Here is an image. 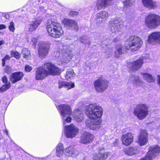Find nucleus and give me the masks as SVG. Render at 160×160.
<instances>
[{"instance_id":"1","label":"nucleus","mask_w":160,"mask_h":160,"mask_svg":"<svg viewBox=\"0 0 160 160\" xmlns=\"http://www.w3.org/2000/svg\"><path fill=\"white\" fill-rule=\"evenodd\" d=\"M102 113V109L99 105L96 104L90 105L86 110V114L90 119L86 121V126L92 130L98 129L101 127L102 120L100 117Z\"/></svg>"},{"instance_id":"2","label":"nucleus","mask_w":160,"mask_h":160,"mask_svg":"<svg viewBox=\"0 0 160 160\" xmlns=\"http://www.w3.org/2000/svg\"><path fill=\"white\" fill-rule=\"evenodd\" d=\"M59 109L64 125L71 122L72 118L70 116L72 115L77 122H81L84 119L83 113L79 109H77L75 110L72 114L71 107L68 105H61L59 106Z\"/></svg>"},{"instance_id":"3","label":"nucleus","mask_w":160,"mask_h":160,"mask_svg":"<svg viewBox=\"0 0 160 160\" xmlns=\"http://www.w3.org/2000/svg\"><path fill=\"white\" fill-rule=\"evenodd\" d=\"M61 69L50 62H46L38 67L36 71V79L42 80L48 76L58 75L61 72Z\"/></svg>"},{"instance_id":"4","label":"nucleus","mask_w":160,"mask_h":160,"mask_svg":"<svg viewBox=\"0 0 160 160\" xmlns=\"http://www.w3.org/2000/svg\"><path fill=\"white\" fill-rule=\"evenodd\" d=\"M47 29L49 35L51 37L58 38L61 37L63 32L62 27L58 22L53 19L48 21Z\"/></svg>"},{"instance_id":"5","label":"nucleus","mask_w":160,"mask_h":160,"mask_svg":"<svg viewBox=\"0 0 160 160\" xmlns=\"http://www.w3.org/2000/svg\"><path fill=\"white\" fill-rule=\"evenodd\" d=\"M54 55L58 58V64L64 66L69 62L73 57L71 51L66 48H64L58 52H54Z\"/></svg>"},{"instance_id":"6","label":"nucleus","mask_w":160,"mask_h":160,"mask_svg":"<svg viewBox=\"0 0 160 160\" xmlns=\"http://www.w3.org/2000/svg\"><path fill=\"white\" fill-rule=\"evenodd\" d=\"M142 43L141 38L137 36L132 35L128 39L125 44V47L127 49L135 51L140 48Z\"/></svg>"},{"instance_id":"7","label":"nucleus","mask_w":160,"mask_h":160,"mask_svg":"<svg viewBox=\"0 0 160 160\" xmlns=\"http://www.w3.org/2000/svg\"><path fill=\"white\" fill-rule=\"evenodd\" d=\"M145 23L148 28L152 29L160 26V16L154 14L149 13L145 18Z\"/></svg>"},{"instance_id":"8","label":"nucleus","mask_w":160,"mask_h":160,"mask_svg":"<svg viewBox=\"0 0 160 160\" xmlns=\"http://www.w3.org/2000/svg\"><path fill=\"white\" fill-rule=\"evenodd\" d=\"M149 109L148 106L144 103L138 104L134 108L133 114L138 119L142 120L148 115Z\"/></svg>"},{"instance_id":"9","label":"nucleus","mask_w":160,"mask_h":160,"mask_svg":"<svg viewBox=\"0 0 160 160\" xmlns=\"http://www.w3.org/2000/svg\"><path fill=\"white\" fill-rule=\"evenodd\" d=\"M124 23L120 18H116L110 22V28L113 33L119 32L121 29L124 27Z\"/></svg>"},{"instance_id":"10","label":"nucleus","mask_w":160,"mask_h":160,"mask_svg":"<svg viewBox=\"0 0 160 160\" xmlns=\"http://www.w3.org/2000/svg\"><path fill=\"white\" fill-rule=\"evenodd\" d=\"M160 152V147L154 145L149 148L145 157L140 160H152L158 156Z\"/></svg>"},{"instance_id":"11","label":"nucleus","mask_w":160,"mask_h":160,"mask_svg":"<svg viewBox=\"0 0 160 160\" xmlns=\"http://www.w3.org/2000/svg\"><path fill=\"white\" fill-rule=\"evenodd\" d=\"M78 128L73 124L66 126L64 127V134L65 136L68 138H74L78 133Z\"/></svg>"},{"instance_id":"12","label":"nucleus","mask_w":160,"mask_h":160,"mask_svg":"<svg viewBox=\"0 0 160 160\" xmlns=\"http://www.w3.org/2000/svg\"><path fill=\"white\" fill-rule=\"evenodd\" d=\"M94 84L95 88L97 92H102L108 88V82L106 79L100 78L94 82Z\"/></svg>"},{"instance_id":"13","label":"nucleus","mask_w":160,"mask_h":160,"mask_svg":"<svg viewBox=\"0 0 160 160\" xmlns=\"http://www.w3.org/2000/svg\"><path fill=\"white\" fill-rule=\"evenodd\" d=\"M50 46V44L48 42H45L42 46H40L38 48V54L41 59L45 58L48 55Z\"/></svg>"},{"instance_id":"14","label":"nucleus","mask_w":160,"mask_h":160,"mask_svg":"<svg viewBox=\"0 0 160 160\" xmlns=\"http://www.w3.org/2000/svg\"><path fill=\"white\" fill-rule=\"evenodd\" d=\"M148 43L152 44H160V31L154 32L148 37Z\"/></svg>"},{"instance_id":"15","label":"nucleus","mask_w":160,"mask_h":160,"mask_svg":"<svg viewBox=\"0 0 160 160\" xmlns=\"http://www.w3.org/2000/svg\"><path fill=\"white\" fill-rule=\"evenodd\" d=\"M148 135L146 131L142 130L141 131L138 137L137 142L140 146L146 145L148 142Z\"/></svg>"},{"instance_id":"16","label":"nucleus","mask_w":160,"mask_h":160,"mask_svg":"<svg viewBox=\"0 0 160 160\" xmlns=\"http://www.w3.org/2000/svg\"><path fill=\"white\" fill-rule=\"evenodd\" d=\"M109 155V152H105L104 148H100L98 153L93 154V159L94 160H104L108 158Z\"/></svg>"},{"instance_id":"17","label":"nucleus","mask_w":160,"mask_h":160,"mask_svg":"<svg viewBox=\"0 0 160 160\" xmlns=\"http://www.w3.org/2000/svg\"><path fill=\"white\" fill-rule=\"evenodd\" d=\"M94 138L93 135L88 132H84L81 136L80 142L84 144H87L92 142Z\"/></svg>"},{"instance_id":"18","label":"nucleus","mask_w":160,"mask_h":160,"mask_svg":"<svg viewBox=\"0 0 160 160\" xmlns=\"http://www.w3.org/2000/svg\"><path fill=\"white\" fill-rule=\"evenodd\" d=\"M133 140V135L130 132H127L123 134L122 137V143L126 146H128L131 144Z\"/></svg>"},{"instance_id":"19","label":"nucleus","mask_w":160,"mask_h":160,"mask_svg":"<svg viewBox=\"0 0 160 160\" xmlns=\"http://www.w3.org/2000/svg\"><path fill=\"white\" fill-rule=\"evenodd\" d=\"M62 22L65 26L69 27L71 29L77 31L78 29L77 22L74 20L65 18Z\"/></svg>"},{"instance_id":"20","label":"nucleus","mask_w":160,"mask_h":160,"mask_svg":"<svg viewBox=\"0 0 160 160\" xmlns=\"http://www.w3.org/2000/svg\"><path fill=\"white\" fill-rule=\"evenodd\" d=\"M143 62V59L140 58L128 64V67L132 70L136 71L142 67Z\"/></svg>"},{"instance_id":"21","label":"nucleus","mask_w":160,"mask_h":160,"mask_svg":"<svg viewBox=\"0 0 160 160\" xmlns=\"http://www.w3.org/2000/svg\"><path fill=\"white\" fill-rule=\"evenodd\" d=\"M123 151L126 155L132 156L138 154L139 150L138 146H135L126 148L123 150Z\"/></svg>"},{"instance_id":"22","label":"nucleus","mask_w":160,"mask_h":160,"mask_svg":"<svg viewBox=\"0 0 160 160\" xmlns=\"http://www.w3.org/2000/svg\"><path fill=\"white\" fill-rule=\"evenodd\" d=\"M144 6L149 9H154L157 7L158 4L153 0H142Z\"/></svg>"},{"instance_id":"23","label":"nucleus","mask_w":160,"mask_h":160,"mask_svg":"<svg viewBox=\"0 0 160 160\" xmlns=\"http://www.w3.org/2000/svg\"><path fill=\"white\" fill-rule=\"evenodd\" d=\"M42 21V19L41 18H39L32 22L28 26L29 31L30 32L35 31L40 25Z\"/></svg>"},{"instance_id":"24","label":"nucleus","mask_w":160,"mask_h":160,"mask_svg":"<svg viewBox=\"0 0 160 160\" xmlns=\"http://www.w3.org/2000/svg\"><path fill=\"white\" fill-rule=\"evenodd\" d=\"M23 76L22 72H18L12 74L10 76V80L12 83H15L20 80Z\"/></svg>"},{"instance_id":"25","label":"nucleus","mask_w":160,"mask_h":160,"mask_svg":"<svg viewBox=\"0 0 160 160\" xmlns=\"http://www.w3.org/2000/svg\"><path fill=\"white\" fill-rule=\"evenodd\" d=\"M109 17V14L106 11L100 12L97 15L96 18L99 21L104 22Z\"/></svg>"},{"instance_id":"26","label":"nucleus","mask_w":160,"mask_h":160,"mask_svg":"<svg viewBox=\"0 0 160 160\" xmlns=\"http://www.w3.org/2000/svg\"><path fill=\"white\" fill-rule=\"evenodd\" d=\"M65 154L69 156H72L73 155H76L78 154V152L74 149L73 146H70L65 149Z\"/></svg>"},{"instance_id":"27","label":"nucleus","mask_w":160,"mask_h":160,"mask_svg":"<svg viewBox=\"0 0 160 160\" xmlns=\"http://www.w3.org/2000/svg\"><path fill=\"white\" fill-rule=\"evenodd\" d=\"M143 79L147 82L151 83L155 81V79L150 74L146 73H141Z\"/></svg>"},{"instance_id":"28","label":"nucleus","mask_w":160,"mask_h":160,"mask_svg":"<svg viewBox=\"0 0 160 160\" xmlns=\"http://www.w3.org/2000/svg\"><path fill=\"white\" fill-rule=\"evenodd\" d=\"M64 148L63 144L61 143H59L56 148V155L58 157H61L63 153Z\"/></svg>"},{"instance_id":"29","label":"nucleus","mask_w":160,"mask_h":160,"mask_svg":"<svg viewBox=\"0 0 160 160\" xmlns=\"http://www.w3.org/2000/svg\"><path fill=\"white\" fill-rule=\"evenodd\" d=\"M65 85V88L68 89H70L74 87V83L72 82H65L60 81L58 83V88H61V84Z\"/></svg>"},{"instance_id":"30","label":"nucleus","mask_w":160,"mask_h":160,"mask_svg":"<svg viewBox=\"0 0 160 160\" xmlns=\"http://www.w3.org/2000/svg\"><path fill=\"white\" fill-rule=\"evenodd\" d=\"M105 2V0H98L96 4L97 9L101 10L106 7V3Z\"/></svg>"},{"instance_id":"31","label":"nucleus","mask_w":160,"mask_h":160,"mask_svg":"<svg viewBox=\"0 0 160 160\" xmlns=\"http://www.w3.org/2000/svg\"><path fill=\"white\" fill-rule=\"evenodd\" d=\"M132 82L136 86H142L143 83L142 81L138 76H135L132 78Z\"/></svg>"},{"instance_id":"32","label":"nucleus","mask_w":160,"mask_h":160,"mask_svg":"<svg viewBox=\"0 0 160 160\" xmlns=\"http://www.w3.org/2000/svg\"><path fill=\"white\" fill-rule=\"evenodd\" d=\"M75 76V74L72 69H68L66 72L65 76L66 79L69 80L72 79Z\"/></svg>"},{"instance_id":"33","label":"nucleus","mask_w":160,"mask_h":160,"mask_svg":"<svg viewBox=\"0 0 160 160\" xmlns=\"http://www.w3.org/2000/svg\"><path fill=\"white\" fill-rule=\"evenodd\" d=\"M123 48L121 45H119L116 47V49L115 51V55L116 57L118 58L120 55L121 54L123 50Z\"/></svg>"},{"instance_id":"34","label":"nucleus","mask_w":160,"mask_h":160,"mask_svg":"<svg viewBox=\"0 0 160 160\" xmlns=\"http://www.w3.org/2000/svg\"><path fill=\"white\" fill-rule=\"evenodd\" d=\"M22 54L24 58L28 59L30 56V52L27 49H23L22 51Z\"/></svg>"},{"instance_id":"35","label":"nucleus","mask_w":160,"mask_h":160,"mask_svg":"<svg viewBox=\"0 0 160 160\" xmlns=\"http://www.w3.org/2000/svg\"><path fill=\"white\" fill-rule=\"evenodd\" d=\"M11 86L10 83L9 82L6 84L3 85L2 87H0V92H5L8 89H9Z\"/></svg>"},{"instance_id":"36","label":"nucleus","mask_w":160,"mask_h":160,"mask_svg":"<svg viewBox=\"0 0 160 160\" xmlns=\"http://www.w3.org/2000/svg\"><path fill=\"white\" fill-rule=\"evenodd\" d=\"M27 41L33 46H35L37 39L35 38L31 37L28 38Z\"/></svg>"},{"instance_id":"37","label":"nucleus","mask_w":160,"mask_h":160,"mask_svg":"<svg viewBox=\"0 0 160 160\" xmlns=\"http://www.w3.org/2000/svg\"><path fill=\"white\" fill-rule=\"evenodd\" d=\"M11 55L12 57H14L17 59H18L20 57V55L19 53L15 51H12Z\"/></svg>"},{"instance_id":"38","label":"nucleus","mask_w":160,"mask_h":160,"mask_svg":"<svg viewBox=\"0 0 160 160\" xmlns=\"http://www.w3.org/2000/svg\"><path fill=\"white\" fill-rule=\"evenodd\" d=\"M8 28L10 31L13 32L15 29L14 27V24L13 22H11L10 23V25L9 26Z\"/></svg>"},{"instance_id":"39","label":"nucleus","mask_w":160,"mask_h":160,"mask_svg":"<svg viewBox=\"0 0 160 160\" xmlns=\"http://www.w3.org/2000/svg\"><path fill=\"white\" fill-rule=\"evenodd\" d=\"M10 57H9L8 55H7L5 57L3 58L2 59V66H4L5 63V60H9L10 58Z\"/></svg>"},{"instance_id":"40","label":"nucleus","mask_w":160,"mask_h":160,"mask_svg":"<svg viewBox=\"0 0 160 160\" xmlns=\"http://www.w3.org/2000/svg\"><path fill=\"white\" fill-rule=\"evenodd\" d=\"M112 52V48H108L106 51V53L110 56Z\"/></svg>"},{"instance_id":"41","label":"nucleus","mask_w":160,"mask_h":160,"mask_svg":"<svg viewBox=\"0 0 160 160\" xmlns=\"http://www.w3.org/2000/svg\"><path fill=\"white\" fill-rule=\"evenodd\" d=\"M32 69V67L29 65H26L25 67V70L26 72L30 71Z\"/></svg>"},{"instance_id":"42","label":"nucleus","mask_w":160,"mask_h":160,"mask_svg":"<svg viewBox=\"0 0 160 160\" xmlns=\"http://www.w3.org/2000/svg\"><path fill=\"white\" fill-rule=\"evenodd\" d=\"M69 14L70 16H74L78 15V12L75 11H71L70 12Z\"/></svg>"},{"instance_id":"43","label":"nucleus","mask_w":160,"mask_h":160,"mask_svg":"<svg viewBox=\"0 0 160 160\" xmlns=\"http://www.w3.org/2000/svg\"><path fill=\"white\" fill-rule=\"evenodd\" d=\"M2 80L3 82L5 83V84L8 83V79L6 76H4L2 78Z\"/></svg>"},{"instance_id":"44","label":"nucleus","mask_w":160,"mask_h":160,"mask_svg":"<svg viewBox=\"0 0 160 160\" xmlns=\"http://www.w3.org/2000/svg\"><path fill=\"white\" fill-rule=\"evenodd\" d=\"M105 2H106V6L107 7L108 5L111 4L112 1V0H105Z\"/></svg>"},{"instance_id":"45","label":"nucleus","mask_w":160,"mask_h":160,"mask_svg":"<svg viewBox=\"0 0 160 160\" xmlns=\"http://www.w3.org/2000/svg\"><path fill=\"white\" fill-rule=\"evenodd\" d=\"M130 0H125L123 2V3L125 5H128L129 3Z\"/></svg>"},{"instance_id":"46","label":"nucleus","mask_w":160,"mask_h":160,"mask_svg":"<svg viewBox=\"0 0 160 160\" xmlns=\"http://www.w3.org/2000/svg\"><path fill=\"white\" fill-rule=\"evenodd\" d=\"M6 28V26L4 24H0V30H2L5 28Z\"/></svg>"},{"instance_id":"47","label":"nucleus","mask_w":160,"mask_h":160,"mask_svg":"<svg viewBox=\"0 0 160 160\" xmlns=\"http://www.w3.org/2000/svg\"><path fill=\"white\" fill-rule=\"evenodd\" d=\"M157 83L158 85L160 86V75L158 76V79H157Z\"/></svg>"},{"instance_id":"48","label":"nucleus","mask_w":160,"mask_h":160,"mask_svg":"<svg viewBox=\"0 0 160 160\" xmlns=\"http://www.w3.org/2000/svg\"><path fill=\"white\" fill-rule=\"evenodd\" d=\"M5 17L6 18L8 19L9 18V16L8 14H6L5 15Z\"/></svg>"},{"instance_id":"49","label":"nucleus","mask_w":160,"mask_h":160,"mask_svg":"<svg viewBox=\"0 0 160 160\" xmlns=\"http://www.w3.org/2000/svg\"><path fill=\"white\" fill-rule=\"evenodd\" d=\"M7 68H8V69H9V72L7 71L6 68L5 69V71H6L8 73H9V72H10L11 69L10 68L8 67Z\"/></svg>"},{"instance_id":"50","label":"nucleus","mask_w":160,"mask_h":160,"mask_svg":"<svg viewBox=\"0 0 160 160\" xmlns=\"http://www.w3.org/2000/svg\"><path fill=\"white\" fill-rule=\"evenodd\" d=\"M61 88H62L64 87L65 88V85H64L61 84Z\"/></svg>"},{"instance_id":"51","label":"nucleus","mask_w":160,"mask_h":160,"mask_svg":"<svg viewBox=\"0 0 160 160\" xmlns=\"http://www.w3.org/2000/svg\"><path fill=\"white\" fill-rule=\"evenodd\" d=\"M5 133L7 135H8V131L7 130H5Z\"/></svg>"},{"instance_id":"52","label":"nucleus","mask_w":160,"mask_h":160,"mask_svg":"<svg viewBox=\"0 0 160 160\" xmlns=\"http://www.w3.org/2000/svg\"><path fill=\"white\" fill-rule=\"evenodd\" d=\"M81 42H82V43H84L85 44L86 43H87V42L86 41H85V42H83V41H81Z\"/></svg>"}]
</instances>
